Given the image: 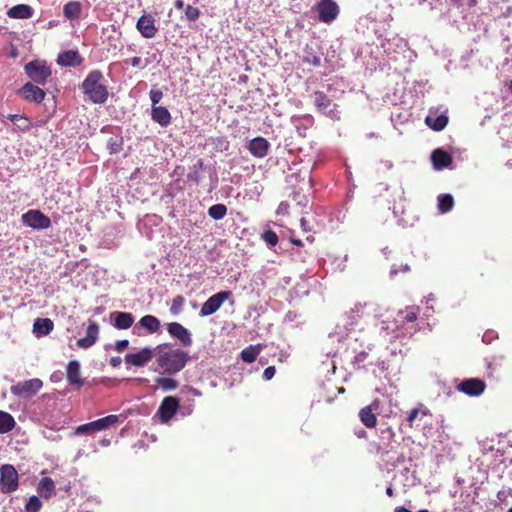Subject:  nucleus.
<instances>
[{"instance_id":"a19ab883","label":"nucleus","mask_w":512,"mask_h":512,"mask_svg":"<svg viewBox=\"0 0 512 512\" xmlns=\"http://www.w3.org/2000/svg\"><path fill=\"white\" fill-rule=\"evenodd\" d=\"M303 62L309 65L319 66L321 59L318 55L310 51V48L307 46Z\"/></svg>"},{"instance_id":"39448f33","label":"nucleus","mask_w":512,"mask_h":512,"mask_svg":"<svg viewBox=\"0 0 512 512\" xmlns=\"http://www.w3.org/2000/svg\"><path fill=\"white\" fill-rule=\"evenodd\" d=\"M25 72L34 82L44 85L51 75L50 67L43 61L35 60L25 65Z\"/></svg>"},{"instance_id":"a211bd4d","label":"nucleus","mask_w":512,"mask_h":512,"mask_svg":"<svg viewBox=\"0 0 512 512\" xmlns=\"http://www.w3.org/2000/svg\"><path fill=\"white\" fill-rule=\"evenodd\" d=\"M431 160L436 170L447 168L451 162V156L442 149H436L431 154Z\"/></svg>"},{"instance_id":"412c9836","label":"nucleus","mask_w":512,"mask_h":512,"mask_svg":"<svg viewBox=\"0 0 512 512\" xmlns=\"http://www.w3.org/2000/svg\"><path fill=\"white\" fill-rule=\"evenodd\" d=\"M54 327V323L49 318H37L33 324V333L37 337L48 335Z\"/></svg>"},{"instance_id":"052dcab7","label":"nucleus","mask_w":512,"mask_h":512,"mask_svg":"<svg viewBox=\"0 0 512 512\" xmlns=\"http://www.w3.org/2000/svg\"><path fill=\"white\" fill-rule=\"evenodd\" d=\"M386 494L391 497L393 495V489L391 487H388L386 489Z\"/></svg>"},{"instance_id":"b1692460","label":"nucleus","mask_w":512,"mask_h":512,"mask_svg":"<svg viewBox=\"0 0 512 512\" xmlns=\"http://www.w3.org/2000/svg\"><path fill=\"white\" fill-rule=\"evenodd\" d=\"M114 320V326L118 329H128L134 322V317L128 312H114L111 314Z\"/></svg>"},{"instance_id":"e2e57ef3","label":"nucleus","mask_w":512,"mask_h":512,"mask_svg":"<svg viewBox=\"0 0 512 512\" xmlns=\"http://www.w3.org/2000/svg\"><path fill=\"white\" fill-rule=\"evenodd\" d=\"M509 89L512 91V80L509 83Z\"/></svg>"},{"instance_id":"a18cd8bd","label":"nucleus","mask_w":512,"mask_h":512,"mask_svg":"<svg viewBox=\"0 0 512 512\" xmlns=\"http://www.w3.org/2000/svg\"><path fill=\"white\" fill-rule=\"evenodd\" d=\"M150 100L153 104V106H156L157 103H159L163 97V93L160 90L157 89H151L149 92Z\"/></svg>"},{"instance_id":"e433bc0d","label":"nucleus","mask_w":512,"mask_h":512,"mask_svg":"<svg viewBox=\"0 0 512 512\" xmlns=\"http://www.w3.org/2000/svg\"><path fill=\"white\" fill-rule=\"evenodd\" d=\"M158 386L164 391H171L177 388V381L172 378L160 377L156 379Z\"/></svg>"},{"instance_id":"f3484780","label":"nucleus","mask_w":512,"mask_h":512,"mask_svg":"<svg viewBox=\"0 0 512 512\" xmlns=\"http://www.w3.org/2000/svg\"><path fill=\"white\" fill-rule=\"evenodd\" d=\"M20 93L24 99L36 103L41 102L45 97V92L32 83H26L20 90Z\"/></svg>"},{"instance_id":"6e6552de","label":"nucleus","mask_w":512,"mask_h":512,"mask_svg":"<svg viewBox=\"0 0 512 512\" xmlns=\"http://www.w3.org/2000/svg\"><path fill=\"white\" fill-rule=\"evenodd\" d=\"M231 296V292L229 291H221L214 295H212L210 298L207 299V301L202 305L200 310V316L206 317L210 316L213 313H215Z\"/></svg>"},{"instance_id":"4c0bfd02","label":"nucleus","mask_w":512,"mask_h":512,"mask_svg":"<svg viewBox=\"0 0 512 512\" xmlns=\"http://www.w3.org/2000/svg\"><path fill=\"white\" fill-rule=\"evenodd\" d=\"M185 303V298L181 295H177L173 298L172 304L170 307V312L172 315H178L181 313L183 309V305Z\"/></svg>"},{"instance_id":"2f4dec72","label":"nucleus","mask_w":512,"mask_h":512,"mask_svg":"<svg viewBox=\"0 0 512 512\" xmlns=\"http://www.w3.org/2000/svg\"><path fill=\"white\" fill-rule=\"evenodd\" d=\"M361 422L368 428H372L376 425V416L373 413L370 406L363 408L359 413Z\"/></svg>"},{"instance_id":"6e6d98bb","label":"nucleus","mask_w":512,"mask_h":512,"mask_svg":"<svg viewBox=\"0 0 512 512\" xmlns=\"http://www.w3.org/2000/svg\"><path fill=\"white\" fill-rule=\"evenodd\" d=\"M395 512H412L404 507H397ZM419 512H429L428 510H420Z\"/></svg>"},{"instance_id":"aec40b11","label":"nucleus","mask_w":512,"mask_h":512,"mask_svg":"<svg viewBox=\"0 0 512 512\" xmlns=\"http://www.w3.org/2000/svg\"><path fill=\"white\" fill-rule=\"evenodd\" d=\"M417 319V311L413 307L400 310L397 317L393 321V326L398 328L400 325L407 323H414Z\"/></svg>"},{"instance_id":"dca6fc26","label":"nucleus","mask_w":512,"mask_h":512,"mask_svg":"<svg viewBox=\"0 0 512 512\" xmlns=\"http://www.w3.org/2000/svg\"><path fill=\"white\" fill-rule=\"evenodd\" d=\"M269 146L265 138L256 137L249 142L248 149L254 157L263 158L267 155Z\"/></svg>"},{"instance_id":"473e14b6","label":"nucleus","mask_w":512,"mask_h":512,"mask_svg":"<svg viewBox=\"0 0 512 512\" xmlns=\"http://www.w3.org/2000/svg\"><path fill=\"white\" fill-rule=\"evenodd\" d=\"M261 351L260 345H250L241 352V358L246 363H252Z\"/></svg>"},{"instance_id":"4468645a","label":"nucleus","mask_w":512,"mask_h":512,"mask_svg":"<svg viewBox=\"0 0 512 512\" xmlns=\"http://www.w3.org/2000/svg\"><path fill=\"white\" fill-rule=\"evenodd\" d=\"M168 332L177 338L183 345L189 346L192 343L191 334L183 325L172 322L167 325Z\"/></svg>"},{"instance_id":"0eeeda50","label":"nucleus","mask_w":512,"mask_h":512,"mask_svg":"<svg viewBox=\"0 0 512 512\" xmlns=\"http://www.w3.org/2000/svg\"><path fill=\"white\" fill-rule=\"evenodd\" d=\"M43 387V382L39 378H33L18 382L11 386V393L18 397L30 398L37 394V392Z\"/></svg>"},{"instance_id":"9d476101","label":"nucleus","mask_w":512,"mask_h":512,"mask_svg":"<svg viewBox=\"0 0 512 512\" xmlns=\"http://www.w3.org/2000/svg\"><path fill=\"white\" fill-rule=\"evenodd\" d=\"M319 19L322 22L329 23L333 21L339 12L338 6L332 0H321L317 5Z\"/></svg>"},{"instance_id":"f704fd0d","label":"nucleus","mask_w":512,"mask_h":512,"mask_svg":"<svg viewBox=\"0 0 512 512\" xmlns=\"http://www.w3.org/2000/svg\"><path fill=\"white\" fill-rule=\"evenodd\" d=\"M226 213L227 208L224 204H215L208 209V215L215 220L223 219Z\"/></svg>"},{"instance_id":"5701e85b","label":"nucleus","mask_w":512,"mask_h":512,"mask_svg":"<svg viewBox=\"0 0 512 512\" xmlns=\"http://www.w3.org/2000/svg\"><path fill=\"white\" fill-rule=\"evenodd\" d=\"M151 116L152 119L162 127L168 126L171 122L170 112L163 106H153Z\"/></svg>"},{"instance_id":"2eb2a0df","label":"nucleus","mask_w":512,"mask_h":512,"mask_svg":"<svg viewBox=\"0 0 512 512\" xmlns=\"http://www.w3.org/2000/svg\"><path fill=\"white\" fill-rule=\"evenodd\" d=\"M99 335V326L94 321H90L87 327V333L84 338L77 341V346L82 349L90 348L95 344Z\"/></svg>"},{"instance_id":"4d7b16f0","label":"nucleus","mask_w":512,"mask_h":512,"mask_svg":"<svg viewBox=\"0 0 512 512\" xmlns=\"http://www.w3.org/2000/svg\"><path fill=\"white\" fill-rule=\"evenodd\" d=\"M174 6L177 8V9H182L184 7V2L183 0H176L175 3H174Z\"/></svg>"},{"instance_id":"79ce46f5","label":"nucleus","mask_w":512,"mask_h":512,"mask_svg":"<svg viewBox=\"0 0 512 512\" xmlns=\"http://www.w3.org/2000/svg\"><path fill=\"white\" fill-rule=\"evenodd\" d=\"M262 239L270 246H275L278 243V236L274 231L267 230L262 234Z\"/></svg>"},{"instance_id":"5fc2aeb1","label":"nucleus","mask_w":512,"mask_h":512,"mask_svg":"<svg viewBox=\"0 0 512 512\" xmlns=\"http://www.w3.org/2000/svg\"><path fill=\"white\" fill-rule=\"evenodd\" d=\"M400 329H404V331H407V328H404V324L400 325L398 328H395L392 325V332L396 333V335H395L396 337H398L400 335V332H399Z\"/></svg>"},{"instance_id":"4be33fe9","label":"nucleus","mask_w":512,"mask_h":512,"mask_svg":"<svg viewBox=\"0 0 512 512\" xmlns=\"http://www.w3.org/2000/svg\"><path fill=\"white\" fill-rule=\"evenodd\" d=\"M67 380L71 385L78 387L83 385V380L80 377V363L76 360L70 361L67 365Z\"/></svg>"},{"instance_id":"bb28decb","label":"nucleus","mask_w":512,"mask_h":512,"mask_svg":"<svg viewBox=\"0 0 512 512\" xmlns=\"http://www.w3.org/2000/svg\"><path fill=\"white\" fill-rule=\"evenodd\" d=\"M314 103L319 111L330 114L332 112L331 106L333 105L331 100L322 92H316L314 94Z\"/></svg>"},{"instance_id":"ea45409f","label":"nucleus","mask_w":512,"mask_h":512,"mask_svg":"<svg viewBox=\"0 0 512 512\" xmlns=\"http://www.w3.org/2000/svg\"><path fill=\"white\" fill-rule=\"evenodd\" d=\"M42 503L37 496H31L25 506V512H39Z\"/></svg>"},{"instance_id":"69168bd1","label":"nucleus","mask_w":512,"mask_h":512,"mask_svg":"<svg viewBox=\"0 0 512 512\" xmlns=\"http://www.w3.org/2000/svg\"><path fill=\"white\" fill-rule=\"evenodd\" d=\"M147 64H148V61L145 63V65L142 66V68H146Z\"/></svg>"},{"instance_id":"6ab92c4d","label":"nucleus","mask_w":512,"mask_h":512,"mask_svg":"<svg viewBox=\"0 0 512 512\" xmlns=\"http://www.w3.org/2000/svg\"><path fill=\"white\" fill-rule=\"evenodd\" d=\"M425 123L434 131H441L446 127L448 123V117L445 113L437 115L436 113L431 112L426 116Z\"/></svg>"},{"instance_id":"603ef678","label":"nucleus","mask_w":512,"mask_h":512,"mask_svg":"<svg viewBox=\"0 0 512 512\" xmlns=\"http://www.w3.org/2000/svg\"><path fill=\"white\" fill-rule=\"evenodd\" d=\"M23 115L20 114H8L7 119H9L11 122L16 124V121L18 122V119H21Z\"/></svg>"},{"instance_id":"a878e982","label":"nucleus","mask_w":512,"mask_h":512,"mask_svg":"<svg viewBox=\"0 0 512 512\" xmlns=\"http://www.w3.org/2000/svg\"><path fill=\"white\" fill-rule=\"evenodd\" d=\"M81 59L78 52L74 50H68L60 53L57 58V63L61 66H76L80 64Z\"/></svg>"},{"instance_id":"72a5a7b5","label":"nucleus","mask_w":512,"mask_h":512,"mask_svg":"<svg viewBox=\"0 0 512 512\" xmlns=\"http://www.w3.org/2000/svg\"><path fill=\"white\" fill-rule=\"evenodd\" d=\"M453 204L454 199L450 194H443L438 197V208L442 213L450 211Z\"/></svg>"},{"instance_id":"37998d69","label":"nucleus","mask_w":512,"mask_h":512,"mask_svg":"<svg viewBox=\"0 0 512 512\" xmlns=\"http://www.w3.org/2000/svg\"><path fill=\"white\" fill-rule=\"evenodd\" d=\"M200 11L198 8L188 5L185 9V16L188 20L194 21L198 19Z\"/></svg>"},{"instance_id":"680f3d73","label":"nucleus","mask_w":512,"mask_h":512,"mask_svg":"<svg viewBox=\"0 0 512 512\" xmlns=\"http://www.w3.org/2000/svg\"><path fill=\"white\" fill-rule=\"evenodd\" d=\"M357 359H358L359 361H362V360L364 359V355H363V354L358 355V356H357Z\"/></svg>"},{"instance_id":"423d86ee","label":"nucleus","mask_w":512,"mask_h":512,"mask_svg":"<svg viewBox=\"0 0 512 512\" xmlns=\"http://www.w3.org/2000/svg\"><path fill=\"white\" fill-rule=\"evenodd\" d=\"M18 488V473L14 466L5 464L0 467V490L3 493L14 492Z\"/></svg>"},{"instance_id":"de8ad7c7","label":"nucleus","mask_w":512,"mask_h":512,"mask_svg":"<svg viewBox=\"0 0 512 512\" xmlns=\"http://www.w3.org/2000/svg\"><path fill=\"white\" fill-rule=\"evenodd\" d=\"M401 271V272H408L409 271V266L407 264L405 265H401L399 267V269H397L395 266H393L390 270V276L391 277H394L395 275H397V273Z\"/></svg>"},{"instance_id":"7ed1b4c3","label":"nucleus","mask_w":512,"mask_h":512,"mask_svg":"<svg viewBox=\"0 0 512 512\" xmlns=\"http://www.w3.org/2000/svg\"><path fill=\"white\" fill-rule=\"evenodd\" d=\"M22 223L34 230H46L51 226V220L40 210L31 209L21 216Z\"/></svg>"},{"instance_id":"13d9d810","label":"nucleus","mask_w":512,"mask_h":512,"mask_svg":"<svg viewBox=\"0 0 512 512\" xmlns=\"http://www.w3.org/2000/svg\"><path fill=\"white\" fill-rule=\"evenodd\" d=\"M286 208H287V204H285V203H281V204L279 205L278 209H277V213H278V214L283 213V212H284V210H286Z\"/></svg>"},{"instance_id":"c756f323","label":"nucleus","mask_w":512,"mask_h":512,"mask_svg":"<svg viewBox=\"0 0 512 512\" xmlns=\"http://www.w3.org/2000/svg\"><path fill=\"white\" fill-rule=\"evenodd\" d=\"M139 325L145 328L149 333L158 332L160 329V321L152 315L143 316L139 321Z\"/></svg>"},{"instance_id":"7c9ffc66","label":"nucleus","mask_w":512,"mask_h":512,"mask_svg":"<svg viewBox=\"0 0 512 512\" xmlns=\"http://www.w3.org/2000/svg\"><path fill=\"white\" fill-rule=\"evenodd\" d=\"M16 422L7 412L0 410V434H5L14 429Z\"/></svg>"},{"instance_id":"c85d7f7f","label":"nucleus","mask_w":512,"mask_h":512,"mask_svg":"<svg viewBox=\"0 0 512 512\" xmlns=\"http://www.w3.org/2000/svg\"><path fill=\"white\" fill-rule=\"evenodd\" d=\"M81 9L82 7L80 2L70 1L64 5L63 14L67 19L73 20L79 17Z\"/></svg>"},{"instance_id":"09e8293b","label":"nucleus","mask_w":512,"mask_h":512,"mask_svg":"<svg viewBox=\"0 0 512 512\" xmlns=\"http://www.w3.org/2000/svg\"><path fill=\"white\" fill-rule=\"evenodd\" d=\"M508 495H512V489L499 491L497 493V498L499 501H504Z\"/></svg>"},{"instance_id":"f03ea898","label":"nucleus","mask_w":512,"mask_h":512,"mask_svg":"<svg viewBox=\"0 0 512 512\" xmlns=\"http://www.w3.org/2000/svg\"><path fill=\"white\" fill-rule=\"evenodd\" d=\"M187 355L178 349H168L159 352L158 365L166 374H175L182 370L187 362Z\"/></svg>"},{"instance_id":"f257e3e1","label":"nucleus","mask_w":512,"mask_h":512,"mask_svg":"<svg viewBox=\"0 0 512 512\" xmlns=\"http://www.w3.org/2000/svg\"><path fill=\"white\" fill-rule=\"evenodd\" d=\"M81 89L95 104L104 103L108 98V90L103 83V75L100 71H91L83 81Z\"/></svg>"},{"instance_id":"49530a36","label":"nucleus","mask_w":512,"mask_h":512,"mask_svg":"<svg viewBox=\"0 0 512 512\" xmlns=\"http://www.w3.org/2000/svg\"><path fill=\"white\" fill-rule=\"evenodd\" d=\"M275 375V367L269 366L263 372V378L265 380H271Z\"/></svg>"},{"instance_id":"f8f14e48","label":"nucleus","mask_w":512,"mask_h":512,"mask_svg":"<svg viewBox=\"0 0 512 512\" xmlns=\"http://www.w3.org/2000/svg\"><path fill=\"white\" fill-rule=\"evenodd\" d=\"M154 349L143 348L139 352L129 353L125 356V362L129 365L142 367L146 365L153 357Z\"/></svg>"},{"instance_id":"bf43d9fd","label":"nucleus","mask_w":512,"mask_h":512,"mask_svg":"<svg viewBox=\"0 0 512 512\" xmlns=\"http://www.w3.org/2000/svg\"><path fill=\"white\" fill-rule=\"evenodd\" d=\"M384 325H385V322H382V327H381L382 330H392V325L391 326L390 325L384 326Z\"/></svg>"},{"instance_id":"cd10ccee","label":"nucleus","mask_w":512,"mask_h":512,"mask_svg":"<svg viewBox=\"0 0 512 512\" xmlns=\"http://www.w3.org/2000/svg\"><path fill=\"white\" fill-rule=\"evenodd\" d=\"M38 493L45 498H50L55 493V483L51 478L44 477L38 484Z\"/></svg>"},{"instance_id":"ddd939ff","label":"nucleus","mask_w":512,"mask_h":512,"mask_svg":"<svg viewBox=\"0 0 512 512\" xmlns=\"http://www.w3.org/2000/svg\"><path fill=\"white\" fill-rule=\"evenodd\" d=\"M485 387L484 381L472 378L462 381L459 390L470 396H479L484 392Z\"/></svg>"},{"instance_id":"338daca9","label":"nucleus","mask_w":512,"mask_h":512,"mask_svg":"<svg viewBox=\"0 0 512 512\" xmlns=\"http://www.w3.org/2000/svg\"><path fill=\"white\" fill-rule=\"evenodd\" d=\"M508 512H512V507L508 510Z\"/></svg>"},{"instance_id":"393cba45","label":"nucleus","mask_w":512,"mask_h":512,"mask_svg":"<svg viewBox=\"0 0 512 512\" xmlns=\"http://www.w3.org/2000/svg\"><path fill=\"white\" fill-rule=\"evenodd\" d=\"M33 9L26 4L15 5L10 8L7 15L13 19H28L32 16Z\"/></svg>"},{"instance_id":"c03bdc74","label":"nucleus","mask_w":512,"mask_h":512,"mask_svg":"<svg viewBox=\"0 0 512 512\" xmlns=\"http://www.w3.org/2000/svg\"><path fill=\"white\" fill-rule=\"evenodd\" d=\"M15 126L21 131H28L31 127V121L23 115L21 119H18V122L16 121Z\"/></svg>"},{"instance_id":"9b49d317","label":"nucleus","mask_w":512,"mask_h":512,"mask_svg":"<svg viewBox=\"0 0 512 512\" xmlns=\"http://www.w3.org/2000/svg\"><path fill=\"white\" fill-rule=\"evenodd\" d=\"M136 28L144 38H153L157 33L152 15H142L137 21Z\"/></svg>"},{"instance_id":"864d4df0","label":"nucleus","mask_w":512,"mask_h":512,"mask_svg":"<svg viewBox=\"0 0 512 512\" xmlns=\"http://www.w3.org/2000/svg\"><path fill=\"white\" fill-rule=\"evenodd\" d=\"M122 360L120 357H113L111 358L110 360V364L113 366V367H117L121 364Z\"/></svg>"},{"instance_id":"c9c22d12","label":"nucleus","mask_w":512,"mask_h":512,"mask_svg":"<svg viewBox=\"0 0 512 512\" xmlns=\"http://www.w3.org/2000/svg\"><path fill=\"white\" fill-rule=\"evenodd\" d=\"M427 415H430V411L429 409H427L426 407L424 406H419L417 408H414L410 411L408 417H407V421L410 425V427L413 426V423L414 421L419 417V416H427Z\"/></svg>"},{"instance_id":"0e129e2a","label":"nucleus","mask_w":512,"mask_h":512,"mask_svg":"<svg viewBox=\"0 0 512 512\" xmlns=\"http://www.w3.org/2000/svg\"><path fill=\"white\" fill-rule=\"evenodd\" d=\"M301 224L304 225L305 224V220L304 219H301Z\"/></svg>"},{"instance_id":"1a4fd4ad","label":"nucleus","mask_w":512,"mask_h":512,"mask_svg":"<svg viewBox=\"0 0 512 512\" xmlns=\"http://www.w3.org/2000/svg\"><path fill=\"white\" fill-rule=\"evenodd\" d=\"M179 406V401L176 397L167 396L163 399L157 414L161 422L167 423L176 413Z\"/></svg>"},{"instance_id":"3c124183","label":"nucleus","mask_w":512,"mask_h":512,"mask_svg":"<svg viewBox=\"0 0 512 512\" xmlns=\"http://www.w3.org/2000/svg\"><path fill=\"white\" fill-rule=\"evenodd\" d=\"M133 67H139L142 64V59L140 57H133L130 60H127Z\"/></svg>"},{"instance_id":"58836bf2","label":"nucleus","mask_w":512,"mask_h":512,"mask_svg":"<svg viewBox=\"0 0 512 512\" xmlns=\"http://www.w3.org/2000/svg\"><path fill=\"white\" fill-rule=\"evenodd\" d=\"M364 308L365 305L361 303L355 304V306L351 308L350 312L347 314V317L352 319L350 325H353L358 318L363 316Z\"/></svg>"},{"instance_id":"20e7f679","label":"nucleus","mask_w":512,"mask_h":512,"mask_svg":"<svg viewBox=\"0 0 512 512\" xmlns=\"http://www.w3.org/2000/svg\"><path fill=\"white\" fill-rule=\"evenodd\" d=\"M119 417L117 415H109L101 419L82 424L75 429V434H92L108 429L111 425L118 422Z\"/></svg>"},{"instance_id":"8fccbe9b","label":"nucleus","mask_w":512,"mask_h":512,"mask_svg":"<svg viewBox=\"0 0 512 512\" xmlns=\"http://www.w3.org/2000/svg\"><path fill=\"white\" fill-rule=\"evenodd\" d=\"M129 344L128 340H120L116 343V350L118 352H122Z\"/></svg>"}]
</instances>
